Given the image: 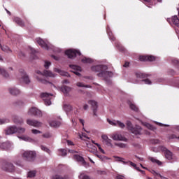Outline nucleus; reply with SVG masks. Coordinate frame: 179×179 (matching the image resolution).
Wrapping results in <instances>:
<instances>
[{"instance_id":"b1692460","label":"nucleus","mask_w":179,"mask_h":179,"mask_svg":"<svg viewBox=\"0 0 179 179\" xmlns=\"http://www.w3.org/2000/svg\"><path fill=\"white\" fill-rule=\"evenodd\" d=\"M9 93H10L13 96H17V94H20V90H17V88H9Z\"/></svg>"},{"instance_id":"4be33fe9","label":"nucleus","mask_w":179,"mask_h":179,"mask_svg":"<svg viewBox=\"0 0 179 179\" xmlns=\"http://www.w3.org/2000/svg\"><path fill=\"white\" fill-rule=\"evenodd\" d=\"M106 32L110 40H111V41H115V36H114V34L111 31V29H110V27H107Z\"/></svg>"},{"instance_id":"0e129e2a","label":"nucleus","mask_w":179,"mask_h":179,"mask_svg":"<svg viewBox=\"0 0 179 179\" xmlns=\"http://www.w3.org/2000/svg\"><path fill=\"white\" fill-rule=\"evenodd\" d=\"M99 150L101 153H103V155H104V153H106V152H104V150H103V148H101V147H99Z\"/></svg>"},{"instance_id":"bf43d9fd","label":"nucleus","mask_w":179,"mask_h":179,"mask_svg":"<svg viewBox=\"0 0 179 179\" xmlns=\"http://www.w3.org/2000/svg\"><path fill=\"white\" fill-rule=\"evenodd\" d=\"M124 68H128L129 66V62H126L123 65Z\"/></svg>"},{"instance_id":"dca6fc26","label":"nucleus","mask_w":179,"mask_h":179,"mask_svg":"<svg viewBox=\"0 0 179 179\" xmlns=\"http://www.w3.org/2000/svg\"><path fill=\"white\" fill-rule=\"evenodd\" d=\"M108 122H109V124L110 125H113L115 127H116V125H117V127H119V128H122L124 129V127H125V124L120 121H116V122H113L110 120L108 119Z\"/></svg>"},{"instance_id":"412c9836","label":"nucleus","mask_w":179,"mask_h":179,"mask_svg":"<svg viewBox=\"0 0 179 179\" xmlns=\"http://www.w3.org/2000/svg\"><path fill=\"white\" fill-rule=\"evenodd\" d=\"M73 159H74V160H76L77 162H80V163H82L83 166L86 165V161H85V159L83 157L76 155L73 156Z\"/></svg>"},{"instance_id":"5fc2aeb1","label":"nucleus","mask_w":179,"mask_h":179,"mask_svg":"<svg viewBox=\"0 0 179 179\" xmlns=\"http://www.w3.org/2000/svg\"><path fill=\"white\" fill-rule=\"evenodd\" d=\"M157 125H159V127H169V124H164L163 123L157 122H156Z\"/></svg>"},{"instance_id":"aec40b11","label":"nucleus","mask_w":179,"mask_h":179,"mask_svg":"<svg viewBox=\"0 0 179 179\" xmlns=\"http://www.w3.org/2000/svg\"><path fill=\"white\" fill-rule=\"evenodd\" d=\"M101 138L107 146H113V144L111 143V139L108 138V136L106 135H102Z\"/></svg>"},{"instance_id":"393cba45","label":"nucleus","mask_w":179,"mask_h":179,"mask_svg":"<svg viewBox=\"0 0 179 179\" xmlns=\"http://www.w3.org/2000/svg\"><path fill=\"white\" fill-rule=\"evenodd\" d=\"M61 90L63 92V93L64 94H66V96H68V93H69V92H71L72 90V88H71V87H68L66 85H63L61 87Z\"/></svg>"},{"instance_id":"4d7b16f0","label":"nucleus","mask_w":179,"mask_h":179,"mask_svg":"<svg viewBox=\"0 0 179 179\" xmlns=\"http://www.w3.org/2000/svg\"><path fill=\"white\" fill-rule=\"evenodd\" d=\"M92 143H94V145H96V146H97L98 149L101 148V145H100V144L97 143H94V141H92Z\"/></svg>"},{"instance_id":"e2e57ef3","label":"nucleus","mask_w":179,"mask_h":179,"mask_svg":"<svg viewBox=\"0 0 179 179\" xmlns=\"http://www.w3.org/2000/svg\"><path fill=\"white\" fill-rule=\"evenodd\" d=\"M17 106H23V101H19L17 103H16Z\"/></svg>"},{"instance_id":"c756f323","label":"nucleus","mask_w":179,"mask_h":179,"mask_svg":"<svg viewBox=\"0 0 179 179\" xmlns=\"http://www.w3.org/2000/svg\"><path fill=\"white\" fill-rule=\"evenodd\" d=\"M136 78L145 79V78H148V76H149V74H145L143 73H136Z\"/></svg>"},{"instance_id":"09e8293b","label":"nucleus","mask_w":179,"mask_h":179,"mask_svg":"<svg viewBox=\"0 0 179 179\" xmlns=\"http://www.w3.org/2000/svg\"><path fill=\"white\" fill-rule=\"evenodd\" d=\"M172 62L174 65L177 66L178 69H179V60L173 59Z\"/></svg>"},{"instance_id":"680f3d73","label":"nucleus","mask_w":179,"mask_h":179,"mask_svg":"<svg viewBox=\"0 0 179 179\" xmlns=\"http://www.w3.org/2000/svg\"><path fill=\"white\" fill-rule=\"evenodd\" d=\"M31 54H36L37 52V50H36L34 48H31Z\"/></svg>"},{"instance_id":"a878e982","label":"nucleus","mask_w":179,"mask_h":179,"mask_svg":"<svg viewBox=\"0 0 179 179\" xmlns=\"http://www.w3.org/2000/svg\"><path fill=\"white\" fill-rule=\"evenodd\" d=\"M54 71L57 72V73H59L62 76H69V73L68 72L61 71V69L57 68L54 69Z\"/></svg>"},{"instance_id":"79ce46f5","label":"nucleus","mask_w":179,"mask_h":179,"mask_svg":"<svg viewBox=\"0 0 179 179\" xmlns=\"http://www.w3.org/2000/svg\"><path fill=\"white\" fill-rule=\"evenodd\" d=\"M126 125L129 131H131L134 128V127H132V123L130 121H127Z\"/></svg>"},{"instance_id":"de8ad7c7","label":"nucleus","mask_w":179,"mask_h":179,"mask_svg":"<svg viewBox=\"0 0 179 179\" xmlns=\"http://www.w3.org/2000/svg\"><path fill=\"white\" fill-rule=\"evenodd\" d=\"M50 65H51V62L45 61L44 67L45 68V69H48Z\"/></svg>"},{"instance_id":"f257e3e1","label":"nucleus","mask_w":179,"mask_h":179,"mask_svg":"<svg viewBox=\"0 0 179 179\" xmlns=\"http://www.w3.org/2000/svg\"><path fill=\"white\" fill-rule=\"evenodd\" d=\"M65 54L71 59H72V58H75V57H78H78H80V55H82V53H80V51L76 50V49L67 50L65 51Z\"/></svg>"},{"instance_id":"9b49d317","label":"nucleus","mask_w":179,"mask_h":179,"mask_svg":"<svg viewBox=\"0 0 179 179\" xmlns=\"http://www.w3.org/2000/svg\"><path fill=\"white\" fill-rule=\"evenodd\" d=\"M28 113L36 117H41V115H43L41 110H38L37 108H31Z\"/></svg>"},{"instance_id":"9d476101","label":"nucleus","mask_w":179,"mask_h":179,"mask_svg":"<svg viewBox=\"0 0 179 179\" xmlns=\"http://www.w3.org/2000/svg\"><path fill=\"white\" fill-rule=\"evenodd\" d=\"M69 67L71 69H73V71H71V72H73V73H75V75H77V76H80V73H79L82 71V68L80 66L71 64L69 66Z\"/></svg>"},{"instance_id":"c85d7f7f","label":"nucleus","mask_w":179,"mask_h":179,"mask_svg":"<svg viewBox=\"0 0 179 179\" xmlns=\"http://www.w3.org/2000/svg\"><path fill=\"white\" fill-rule=\"evenodd\" d=\"M127 163H128V164H129V166H131V167H134V169H136V170L141 171L142 173V174H145V171L139 169V168H137L136 164L135 163H134L132 162H129Z\"/></svg>"},{"instance_id":"4c0bfd02","label":"nucleus","mask_w":179,"mask_h":179,"mask_svg":"<svg viewBox=\"0 0 179 179\" xmlns=\"http://www.w3.org/2000/svg\"><path fill=\"white\" fill-rule=\"evenodd\" d=\"M26 129L24 127H17V134H24Z\"/></svg>"},{"instance_id":"603ef678","label":"nucleus","mask_w":179,"mask_h":179,"mask_svg":"<svg viewBox=\"0 0 179 179\" xmlns=\"http://www.w3.org/2000/svg\"><path fill=\"white\" fill-rule=\"evenodd\" d=\"M32 134H34V135H37V134H41V131L37 129H32L31 130Z\"/></svg>"},{"instance_id":"72a5a7b5","label":"nucleus","mask_w":179,"mask_h":179,"mask_svg":"<svg viewBox=\"0 0 179 179\" xmlns=\"http://www.w3.org/2000/svg\"><path fill=\"white\" fill-rule=\"evenodd\" d=\"M81 61L83 64H92L93 62L92 59L87 57L83 58Z\"/></svg>"},{"instance_id":"a18cd8bd","label":"nucleus","mask_w":179,"mask_h":179,"mask_svg":"<svg viewBox=\"0 0 179 179\" xmlns=\"http://www.w3.org/2000/svg\"><path fill=\"white\" fill-rule=\"evenodd\" d=\"M41 149H42L44 152H46L47 153H51V150H50V149L47 148V147L44 145H41Z\"/></svg>"},{"instance_id":"a19ab883","label":"nucleus","mask_w":179,"mask_h":179,"mask_svg":"<svg viewBox=\"0 0 179 179\" xmlns=\"http://www.w3.org/2000/svg\"><path fill=\"white\" fill-rule=\"evenodd\" d=\"M38 80L41 82V83H43V85H47V83H51L50 81H47V80L44 78H38Z\"/></svg>"},{"instance_id":"58836bf2","label":"nucleus","mask_w":179,"mask_h":179,"mask_svg":"<svg viewBox=\"0 0 179 179\" xmlns=\"http://www.w3.org/2000/svg\"><path fill=\"white\" fill-rule=\"evenodd\" d=\"M115 146H118V148H121L124 149V148H127V144L122 143H115Z\"/></svg>"},{"instance_id":"6ab92c4d","label":"nucleus","mask_w":179,"mask_h":179,"mask_svg":"<svg viewBox=\"0 0 179 179\" xmlns=\"http://www.w3.org/2000/svg\"><path fill=\"white\" fill-rule=\"evenodd\" d=\"M36 43H38V44L41 45L42 48H44L45 50H48V45H47V43H45V42L43 41V39L37 38Z\"/></svg>"},{"instance_id":"5701e85b","label":"nucleus","mask_w":179,"mask_h":179,"mask_svg":"<svg viewBox=\"0 0 179 179\" xmlns=\"http://www.w3.org/2000/svg\"><path fill=\"white\" fill-rule=\"evenodd\" d=\"M14 22L17 23L18 26H20V27H24V22H23V20H22V19H20V17H14Z\"/></svg>"},{"instance_id":"2eb2a0df","label":"nucleus","mask_w":179,"mask_h":179,"mask_svg":"<svg viewBox=\"0 0 179 179\" xmlns=\"http://www.w3.org/2000/svg\"><path fill=\"white\" fill-rule=\"evenodd\" d=\"M97 76L99 78H107V76L111 77L113 76V72L107 71V70H103V71L99 73Z\"/></svg>"},{"instance_id":"423d86ee","label":"nucleus","mask_w":179,"mask_h":179,"mask_svg":"<svg viewBox=\"0 0 179 179\" xmlns=\"http://www.w3.org/2000/svg\"><path fill=\"white\" fill-rule=\"evenodd\" d=\"M112 139H113V141H123L124 142H127V138L120 134V132L113 134Z\"/></svg>"},{"instance_id":"6e6552de","label":"nucleus","mask_w":179,"mask_h":179,"mask_svg":"<svg viewBox=\"0 0 179 179\" xmlns=\"http://www.w3.org/2000/svg\"><path fill=\"white\" fill-rule=\"evenodd\" d=\"M162 150L165 155V157L166 159H167V160H169V162H171V160H173V159H174L173 155V152L170 150H169L166 148H163Z\"/></svg>"},{"instance_id":"3c124183","label":"nucleus","mask_w":179,"mask_h":179,"mask_svg":"<svg viewBox=\"0 0 179 179\" xmlns=\"http://www.w3.org/2000/svg\"><path fill=\"white\" fill-rule=\"evenodd\" d=\"M142 82H144V83H145V85H152V81H150V80H149L148 78L143 80Z\"/></svg>"},{"instance_id":"49530a36","label":"nucleus","mask_w":179,"mask_h":179,"mask_svg":"<svg viewBox=\"0 0 179 179\" xmlns=\"http://www.w3.org/2000/svg\"><path fill=\"white\" fill-rule=\"evenodd\" d=\"M64 110L67 112L72 111V106L71 105H65Z\"/></svg>"},{"instance_id":"4468645a","label":"nucleus","mask_w":179,"mask_h":179,"mask_svg":"<svg viewBox=\"0 0 179 179\" xmlns=\"http://www.w3.org/2000/svg\"><path fill=\"white\" fill-rule=\"evenodd\" d=\"M155 59V57L152 55H143L139 57L140 61H149L150 62H152Z\"/></svg>"},{"instance_id":"7c9ffc66","label":"nucleus","mask_w":179,"mask_h":179,"mask_svg":"<svg viewBox=\"0 0 179 179\" xmlns=\"http://www.w3.org/2000/svg\"><path fill=\"white\" fill-rule=\"evenodd\" d=\"M0 48H1L2 51H3L4 52H12V50H10L9 47L6 45L2 46V45L0 44Z\"/></svg>"},{"instance_id":"20e7f679","label":"nucleus","mask_w":179,"mask_h":179,"mask_svg":"<svg viewBox=\"0 0 179 179\" xmlns=\"http://www.w3.org/2000/svg\"><path fill=\"white\" fill-rule=\"evenodd\" d=\"M50 96H52V94L47 92H43L41 94V99H43L45 106H51Z\"/></svg>"},{"instance_id":"1a4fd4ad","label":"nucleus","mask_w":179,"mask_h":179,"mask_svg":"<svg viewBox=\"0 0 179 179\" xmlns=\"http://www.w3.org/2000/svg\"><path fill=\"white\" fill-rule=\"evenodd\" d=\"M36 73H38V75H43V76H46V78H55V74L52 73V72L48 70H44L43 73H41L40 71H36Z\"/></svg>"},{"instance_id":"864d4df0","label":"nucleus","mask_w":179,"mask_h":179,"mask_svg":"<svg viewBox=\"0 0 179 179\" xmlns=\"http://www.w3.org/2000/svg\"><path fill=\"white\" fill-rule=\"evenodd\" d=\"M43 138H51V134L50 133H45L44 134H43Z\"/></svg>"},{"instance_id":"f3484780","label":"nucleus","mask_w":179,"mask_h":179,"mask_svg":"<svg viewBox=\"0 0 179 179\" xmlns=\"http://www.w3.org/2000/svg\"><path fill=\"white\" fill-rule=\"evenodd\" d=\"M17 131V127L16 126L10 127L6 131V135H12L13 134H16Z\"/></svg>"},{"instance_id":"7ed1b4c3","label":"nucleus","mask_w":179,"mask_h":179,"mask_svg":"<svg viewBox=\"0 0 179 179\" xmlns=\"http://www.w3.org/2000/svg\"><path fill=\"white\" fill-rule=\"evenodd\" d=\"M22 156L28 162H33V160H34V157H36V152L33 151H25L22 154Z\"/></svg>"},{"instance_id":"69168bd1","label":"nucleus","mask_w":179,"mask_h":179,"mask_svg":"<svg viewBox=\"0 0 179 179\" xmlns=\"http://www.w3.org/2000/svg\"><path fill=\"white\" fill-rule=\"evenodd\" d=\"M99 150L101 153H103V155H104V153H106V152H104V150H103V148H101V147H99Z\"/></svg>"},{"instance_id":"052dcab7","label":"nucleus","mask_w":179,"mask_h":179,"mask_svg":"<svg viewBox=\"0 0 179 179\" xmlns=\"http://www.w3.org/2000/svg\"><path fill=\"white\" fill-rule=\"evenodd\" d=\"M23 139H24V141H27L28 142H30V141H31V138H30L29 137H24Z\"/></svg>"},{"instance_id":"6e6d98bb","label":"nucleus","mask_w":179,"mask_h":179,"mask_svg":"<svg viewBox=\"0 0 179 179\" xmlns=\"http://www.w3.org/2000/svg\"><path fill=\"white\" fill-rule=\"evenodd\" d=\"M152 174H153V176H155V177H159V175H160V173H157V172L155 171V170H152L151 171Z\"/></svg>"},{"instance_id":"13d9d810","label":"nucleus","mask_w":179,"mask_h":179,"mask_svg":"<svg viewBox=\"0 0 179 179\" xmlns=\"http://www.w3.org/2000/svg\"><path fill=\"white\" fill-rule=\"evenodd\" d=\"M67 144L69 145V146H73V142L69 141V140H67Z\"/></svg>"},{"instance_id":"c03bdc74","label":"nucleus","mask_w":179,"mask_h":179,"mask_svg":"<svg viewBox=\"0 0 179 179\" xmlns=\"http://www.w3.org/2000/svg\"><path fill=\"white\" fill-rule=\"evenodd\" d=\"M76 86H78V87H90V85H86L83 83H77Z\"/></svg>"},{"instance_id":"f704fd0d","label":"nucleus","mask_w":179,"mask_h":179,"mask_svg":"<svg viewBox=\"0 0 179 179\" xmlns=\"http://www.w3.org/2000/svg\"><path fill=\"white\" fill-rule=\"evenodd\" d=\"M150 160L152 162V163H155L156 164H158V166H162V162L156 159V158L150 157Z\"/></svg>"},{"instance_id":"ddd939ff","label":"nucleus","mask_w":179,"mask_h":179,"mask_svg":"<svg viewBox=\"0 0 179 179\" xmlns=\"http://www.w3.org/2000/svg\"><path fill=\"white\" fill-rule=\"evenodd\" d=\"M27 123L28 124V125H31V127H35L36 128H39V127H41V125H43V123L37 120H27Z\"/></svg>"},{"instance_id":"e433bc0d","label":"nucleus","mask_w":179,"mask_h":179,"mask_svg":"<svg viewBox=\"0 0 179 179\" xmlns=\"http://www.w3.org/2000/svg\"><path fill=\"white\" fill-rule=\"evenodd\" d=\"M59 156H66V150H65V149L59 150Z\"/></svg>"},{"instance_id":"c9c22d12","label":"nucleus","mask_w":179,"mask_h":179,"mask_svg":"<svg viewBox=\"0 0 179 179\" xmlns=\"http://www.w3.org/2000/svg\"><path fill=\"white\" fill-rule=\"evenodd\" d=\"M52 179H68V176H62L59 175H55L52 177Z\"/></svg>"},{"instance_id":"37998d69","label":"nucleus","mask_w":179,"mask_h":179,"mask_svg":"<svg viewBox=\"0 0 179 179\" xmlns=\"http://www.w3.org/2000/svg\"><path fill=\"white\" fill-rule=\"evenodd\" d=\"M35 176H36V171H31L28 173V177H29V178H31Z\"/></svg>"},{"instance_id":"f8f14e48","label":"nucleus","mask_w":179,"mask_h":179,"mask_svg":"<svg viewBox=\"0 0 179 179\" xmlns=\"http://www.w3.org/2000/svg\"><path fill=\"white\" fill-rule=\"evenodd\" d=\"M88 103L92 106L94 115L97 117V108L99 107L97 106V102H96V101L90 100Z\"/></svg>"},{"instance_id":"774afa93","label":"nucleus","mask_w":179,"mask_h":179,"mask_svg":"<svg viewBox=\"0 0 179 179\" xmlns=\"http://www.w3.org/2000/svg\"><path fill=\"white\" fill-rule=\"evenodd\" d=\"M116 179H124V176L119 175L116 177Z\"/></svg>"},{"instance_id":"2f4dec72","label":"nucleus","mask_w":179,"mask_h":179,"mask_svg":"<svg viewBox=\"0 0 179 179\" xmlns=\"http://www.w3.org/2000/svg\"><path fill=\"white\" fill-rule=\"evenodd\" d=\"M0 75H2L3 78H9V74L2 68H0Z\"/></svg>"},{"instance_id":"f03ea898","label":"nucleus","mask_w":179,"mask_h":179,"mask_svg":"<svg viewBox=\"0 0 179 179\" xmlns=\"http://www.w3.org/2000/svg\"><path fill=\"white\" fill-rule=\"evenodd\" d=\"M1 169L8 173H13V171H15V166H13V164L10 162H4L2 164Z\"/></svg>"},{"instance_id":"ea45409f","label":"nucleus","mask_w":179,"mask_h":179,"mask_svg":"<svg viewBox=\"0 0 179 179\" xmlns=\"http://www.w3.org/2000/svg\"><path fill=\"white\" fill-rule=\"evenodd\" d=\"M145 127L148 129H150L151 131H155L156 130V127L149 123H147L145 124Z\"/></svg>"},{"instance_id":"8fccbe9b","label":"nucleus","mask_w":179,"mask_h":179,"mask_svg":"<svg viewBox=\"0 0 179 179\" xmlns=\"http://www.w3.org/2000/svg\"><path fill=\"white\" fill-rule=\"evenodd\" d=\"M168 138L169 140H171V139H178V137H177V136L176 134H171L169 136H168Z\"/></svg>"},{"instance_id":"a211bd4d","label":"nucleus","mask_w":179,"mask_h":179,"mask_svg":"<svg viewBox=\"0 0 179 179\" xmlns=\"http://www.w3.org/2000/svg\"><path fill=\"white\" fill-rule=\"evenodd\" d=\"M130 131L132 132V134H134V135H141V132H142V127H141V126H136Z\"/></svg>"},{"instance_id":"cd10ccee","label":"nucleus","mask_w":179,"mask_h":179,"mask_svg":"<svg viewBox=\"0 0 179 179\" xmlns=\"http://www.w3.org/2000/svg\"><path fill=\"white\" fill-rule=\"evenodd\" d=\"M128 104L131 108V110H133V111H139V108L136 107L135 104H134L131 101H128Z\"/></svg>"},{"instance_id":"338daca9","label":"nucleus","mask_w":179,"mask_h":179,"mask_svg":"<svg viewBox=\"0 0 179 179\" xmlns=\"http://www.w3.org/2000/svg\"><path fill=\"white\" fill-rule=\"evenodd\" d=\"M99 150L101 153H103V155H104V153H106V152H104V150H103V148H101V147H99Z\"/></svg>"},{"instance_id":"39448f33","label":"nucleus","mask_w":179,"mask_h":179,"mask_svg":"<svg viewBox=\"0 0 179 179\" xmlns=\"http://www.w3.org/2000/svg\"><path fill=\"white\" fill-rule=\"evenodd\" d=\"M91 69L93 72H99L100 73L101 72L107 71V69H108V67H107L106 65H97V66H93L91 68Z\"/></svg>"},{"instance_id":"bb28decb","label":"nucleus","mask_w":179,"mask_h":179,"mask_svg":"<svg viewBox=\"0 0 179 179\" xmlns=\"http://www.w3.org/2000/svg\"><path fill=\"white\" fill-rule=\"evenodd\" d=\"M50 125L52 128H58V127H59V125H61V122L53 120L50 122Z\"/></svg>"},{"instance_id":"473e14b6","label":"nucleus","mask_w":179,"mask_h":179,"mask_svg":"<svg viewBox=\"0 0 179 179\" xmlns=\"http://www.w3.org/2000/svg\"><path fill=\"white\" fill-rule=\"evenodd\" d=\"M13 121L15 124H23V119L19 117H14Z\"/></svg>"},{"instance_id":"0eeeda50","label":"nucleus","mask_w":179,"mask_h":179,"mask_svg":"<svg viewBox=\"0 0 179 179\" xmlns=\"http://www.w3.org/2000/svg\"><path fill=\"white\" fill-rule=\"evenodd\" d=\"M20 73L21 74V79L24 83H26L27 85H29L30 83V78H29V76L27 74L24 73V70L20 69Z\"/></svg>"}]
</instances>
